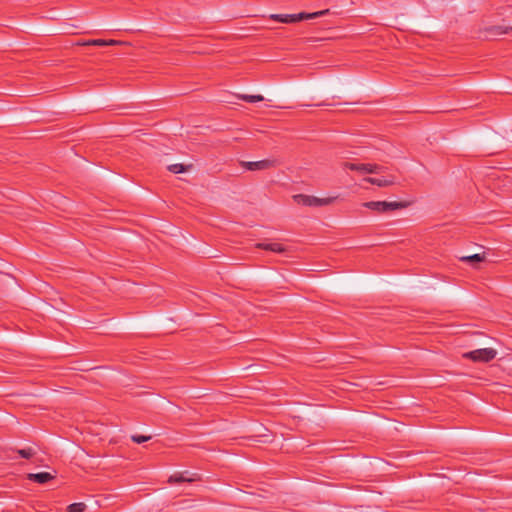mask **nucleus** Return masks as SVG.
<instances>
[{
	"label": "nucleus",
	"mask_w": 512,
	"mask_h": 512,
	"mask_svg": "<svg viewBox=\"0 0 512 512\" xmlns=\"http://www.w3.org/2000/svg\"><path fill=\"white\" fill-rule=\"evenodd\" d=\"M328 13H329V10L325 9V10H321V11H317V12H313V13L301 12L298 14H271L269 18L274 21L281 22V23H295L300 20L318 18V17L324 16Z\"/></svg>",
	"instance_id": "nucleus-1"
},
{
	"label": "nucleus",
	"mask_w": 512,
	"mask_h": 512,
	"mask_svg": "<svg viewBox=\"0 0 512 512\" xmlns=\"http://www.w3.org/2000/svg\"><path fill=\"white\" fill-rule=\"evenodd\" d=\"M363 206L371 209L377 213H386L388 211L403 209L409 206V202L405 201H393V202H387V201H369L363 203Z\"/></svg>",
	"instance_id": "nucleus-2"
},
{
	"label": "nucleus",
	"mask_w": 512,
	"mask_h": 512,
	"mask_svg": "<svg viewBox=\"0 0 512 512\" xmlns=\"http://www.w3.org/2000/svg\"><path fill=\"white\" fill-rule=\"evenodd\" d=\"M293 200L298 205L307 206V207H321L327 206L334 202L336 197H327V198H318L312 195L306 194H296L293 195Z\"/></svg>",
	"instance_id": "nucleus-3"
},
{
	"label": "nucleus",
	"mask_w": 512,
	"mask_h": 512,
	"mask_svg": "<svg viewBox=\"0 0 512 512\" xmlns=\"http://www.w3.org/2000/svg\"><path fill=\"white\" fill-rule=\"evenodd\" d=\"M497 355V351L493 348L476 349L465 353L463 356L474 362H489Z\"/></svg>",
	"instance_id": "nucleus-4"
},
{
	"label": "nucleus",
	"mask_w": 512,
	"mask_h": 512,
	"mask_svg": "<svg viewBox=\"0 0 512 512\" xmlns=\"http://www.w3.org/2000/svg\"><path fill=\"white\" fill-rule=\"evenodd\" d=\"M279 165V162L276 159H264L260 161L253 162H241V166L250 171L256 170H268L271 168H275Z\"/></svg>",
	"instance_id": "nucleus-5"
},
{
	"label": "nucleus",
	"mask_w": 512,
	"mask_h": 512,
	"mask_svg": "<svg viewBox=\"0 0 512 512\" xmlns=\"http://www.w3.org/2000/svg\"><path fill=\"white\" fill-rule=\"evenodd\" d=\"M509 31H512V27L502 25L489 26L484 30V37L486 39H495L498 36L507 34Z\"/></svg>",
	"instance_id": "nucleus-6"
},
{
	"label": "nucleus",
	"mask_w": 512,
	"mask_h": 512,
	"mask_svg": "<svg viewBox=\"0 0 512 512\" xmlns=\"http://www.w3.org/2000/svg\"><path fill=\"white\" fill-rule=\"evenodd\" d=\"M55 478V475L49 473V472H39V473H29L27 475V479L33 482H36L38 484H45L49 482L50 480H53Z\"/></svg>",
	"instance_id": "nucleus-7"
},
{
	"label": "nucleus",
	"mask_w": 512,
	"mask_h": 512,
	"mask_svg": "<svg viewBox=\"0 0 512 512\" xmlns=\"http://www.w3.org/2000/svg\"><path fill=\"white\" fill-rule=\"evenodd\" d=\"M256 247L259 249L268 250L275 253H283L286 251V248L280 243H257Z\"/></svg>",
	"instance_id": "nucleus-8"
},
{
	"label": "nucleus",
	"mask_w": 512,
	"mask_h": 512,
	"mask_svg": "<svg viewBox=\"0 0 512 512\" xmlns=\"http://www.w3.org/2000/svg\"><path fill=\"white\" fill-rule=\"evenodd\" d=\"M364 181L379 187H387L394 184V179L366 177Z\"/></svg>",
	"instance_id": "nucleus-9"
},
{
	"label": "nucleus",
	"mask_w": 512,
	"mask_h": 512,
	"mask_svg": "<svg viewBox=\"0 0 512 512\" xmlns=\"http://www.w3.org/2000/svg\"><path fill=\"white\" fill-rule=\"evenodd\" d=\"M341 166L343 169H349L351 171H357L360 173H365V169H366L365 163L356 164V163H351V162H343L341 164Z\"/></svg>",
	"instance_id": "nucleus-10"
},
{
	"label": "nucleus",
	"mask_w": 512,
	"mask_h": 512,
	"mask_svg": "<svg viewBox=\"0 0 512 512\" xmlns=\"http://www.w3.org/2000/svg\"><path fill=\"white\" fill-rule=\"evenodd\" d=\"M195 480H196L195 478L185 477L183 473H175L169 477L168 483L174 484V483H182V482H193Z\"/></svg>",
	"instance_id": "nucleus-11"
},
{
	"label": "nucleus",
	"mask_w": 512,
	"mask_h": 512,
	"mask_svg": "<svg viewBox=\"0 0 512 512\" xmlns=\"http://www.w3.org/2000/svg\"><path fill=\"white\" fill-rule=\"evenodd\" d=\"M192 168V165H184V164H172L167 167V169L174 174L184 173L189 171Z\"/></svg>",
	"instance_id": "nucleus-12"
},
{
	"label": "nucleus",
	"mask_w": 512,
	"mask_h": 512,
	"mask_svg": "<svg viewBox=\"0 0 512 512\" xmlns=\"http://www.w3.org/2000/svg\"><path fill=\"white\" fill-rule=\"evenodd\" d=\"M460 260L463 262L471 263V264L482 262L485 260V253L464 256V257H461Z\"/></svg>",
	"instance_id": "nucleus-13"
},
{
	"label": "nucleus",
	"mask_w": 512,
	"mask_h": 512,
	"mask_svg": "<svg viewBox=\"0 0 512 512\" xmlns=\"http://www.w3.org/2000/svg\"><path fill=\"white\" fill-rule=\"evenodd\" d=\"M238 98L243 101L249 102V103H255V102H260V101L264 100L262 95L242 94V95H238Z\"/></svg>",
	"instance_id": "nucleus-14"
},
{
	"label": "nucleus",
	"mask_w": 512,
	"mask_h": 512,
	"mask_svg": "<svg viewBox=\"0 0 512 512\" xmlns=\"http://www.w3.org/2000/svg\"><path fill=\"white\" fill-rule=\"evenodd\" d=\"M86 509V504L83 502L72 503L67 507L68 512H83Z\"/></svg>",
	"instance_id": "nucleus-15"
},
{
	"label": "nucleus",
	"mask_w": 512,
	"mask_h": 512,
	"mask_svg": "<svg viewBox=\"0 0 512 512\" xmlns=\"http://www.w3.org/2000/svg\"><path fill=\"white\" fill-rule=\"evenodd\" d=\"M365 166V173L367 174L380 173L383 170V167L377 164L365 163Z\"/></svg>",
	"instance_id": "nucleus-16"
},
{
	"label": "nucleus",
	"mask_w": 512,
	"mask_h": 512,
	"mask_svg": "<svg viewBox=\"0 0 512 512\" xmlns=\"http://www.w3.org/2000/svg\"><path fill=\"white\" fill-rule=\"evenodd\" d=\"M17 453L25 459H30L35 455V451L32 448L18 449Z\"/></svg>",
	"instance_id": "nucleus-17"
},
{
	"label": "nucleus",
	"mask_w": 512,
	"mask_h": 512,
	"mask_svg": "<svg viewBox=\"0 0 512 512\" xmlns=\"http://www.w3.org/2000/svg\"><path fill=\"white\" fill-rule=\"evenodd\" d=\"M81 45H93V46H106V40L104 39H92L81 43Z\"/></svg>",
	"instance_id": "nucleus-18"
},
{
	"label": "nucleus",
	"mask_w": 512,
	"mask_h": 512,
	"mask_svg": "<svg viewBox=\"0 0 512 512\" xmlns=\"http://www.w3.org/2000/svg\"><path fill=\"white\" fill-rule=\"evenodd\" d=\"M131 439L133 442L137 443V444H141V443H144L148 440L151 439V436H144V435H132L131 436Z\"/></svg>",
	"instance_id": "nucleus-19"
},
{
	"label": "nucleus",
	"mask_w": 512,
	"mask_h": 512,
	"mask_svg": "<svg viewBox=\"0 0 512 512\" xmlns=\"http://www.w3.org/2000/svg\"><path fill=\"white\" fill-rule=\"evenodd\" d=\"M121 43L122 42L118 41V40H113V39L106 40V46H114V45H119Z\"/></svg>",
	"instance_id": "nucleus-20"
}]
</instances>
